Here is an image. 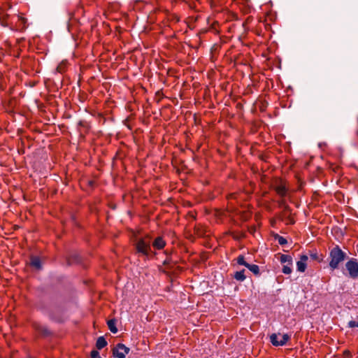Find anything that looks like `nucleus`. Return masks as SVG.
Wrapping results in <instances>:
<instances>
[{"label": "nucleus", "instance_id": "obj_2", "mask_svg": "<svg viewBox=\"0 0 358 358\" xmlns=\"http://www.w3.org/2000/svg\"><path fill=\"white\" fill-rule=\"evenodd\" d=\"M347 255L344 252L339 246L336 245L329 252V266L332 270H335L338 268L339 264L342 263L345 258Z\"/></svg>", "mask_w": 358, "mask_h": 358}, {"label": "nucleus", "instance_id": "obj_24", "mask_svg": "<svg viewBox=\"0 0 358 358\" xmlns=\"http://www.w3.org/2000/svg\"><path fill=\"white\" fill-rule=\"evenodd\" d=\"M310 257H311L313 259H314V260H317V261H319V262L320 261V260L319 259V258H318V255H317V253H312V254L310 255Z\"/></svg>", "mask_w": 358, "mask_h": 358}, {"label": "nucleus", "instance_id": "obj_3", "mask_svg": "<svg viewBox=\"0 0 358 358\" xmlns=\"http://www.w3.org/2000/svg\"><path fill=\"white\" fill-rule=\"evenodd\" d=\"M345 268L350 278L355 279L358 277V262L356 259L352 258L347 262Z\"/></svg>", "mask_w": 358, "mask_h": 358}, {"label": "nucleus", "instance_id": "obj_6", "mask_svg": "<svg viewBox=\"0 0 358 358\" xmlns=\"http://www.w3.org/2000/svg\"><path fill=\"white\" fill-rule=\"evenodd\" d=\"M273 189L281 199L285 198L287 194V188L286 187L285 184L279 181L273 185Z\"/></svg>", "mask_w": 358, "mask_h": 358}, {"label": "nucleus", "instance_id": "obj_16", "mask_svg": "<svg viewBox=\"0 0 358 358\" xmlns=\"http://www.w3.org/2000/svg\"><path fill=\"white\" fill-rule=\"evenodd\" d=\"M246 267L254 274L257 275L259 273V268L256 264H247Z\"/></svg>", "mask_w": 358, "mask_h": 358}, {"label": "nucleus", "instance_id": "obj_19", "mask_svg": "<svg viewBox=\"0 0 358 358\" xmlns=\"http://www.w3.org/2000/svg\"><path fill=\"white\" fill-rule=\"evenodd\" d=\"M292 264H285L282 267V273L285 274H290L292 271L291 268Z\"/></svg>", "mask_w": 358, "mask_h": 358}, {"label": "nucleus", "instance_id": "obj_12", "mask_svg": "<svg viewBox=\"0 0 358 358\" xmlns=\"http://www.w3.org/2000/svg\"><path fill=\"white\" fill-rule=\"evenodd\" d=\"M234 278L238 281H240V282L244 281L246 278L245 275V270L243 269L240 271H236L234 275Z\"/></svg>", "mask_w": 358, "mask_h": 358}, {"label": "nucleus", "instance_id": "obj_14", "mask_svg": "<svg viewBox=\"0 0 358 358\" xmlns=\"http://www.w3.org/2000/svg\"><path fill=\"white\" fill-rule=\"evenodd\" d=\"M278 205L280 208H283L285 213L290 212V208L289 206L286 203V201L284 198L281 199L278 201Z\"/></svg>", "mask_w": 358, "mask_h": 358}, {"label": "nucleus", "instance_id": "obj_13", "mask_svg": "<svg viewBox=\"0 0 358 358\" xmlns=\"http://www.w3.org/2000/svg\"><path fill=\"white\" fill-rule=\"evenodd\" d=\"M280 261L282 264H292V258L290 255H281L280 257Z\"/></svg>", "mask_w": 358, "mask_h": 358}, {"label": "nucleus", "instance_id": "obj_7", "mask_svg": "<svg viewBox=\"0 0 358 358\" xmlns=\"http://www.w3.org/2000/svg\"><path fill=\"white\" fill-rule=\"evenodd\" d=\"M308 257L306 255H301L300 259L296 262L297 271L304 272L307 266V261Z\"/></svg>", "mask_w": 358, "mask_h": 358}, {"label": "nucleus", "instance_id": "obj_22", "mask_svg": "<svg viewBox=\"0 0 358 358\" xmlns=\"http://www.w3.org/2000/svg\"><path fill=\"white\" fill-rule=\"evenodd\" d=\"M348 327L350 328L358 327V321H350L348 322Z\"/></svg>", "mask_w": 358, "mask_h": 358}, {"label": "nucleus", "instance_id": "obj_1", "mask_svg": "<svg viewBox=\"0 0 358 358\" xmlns=\"http://www.w3.org/2000/svg\"><path fill=\"white\" fill-rule=\"evenodd\" d=\"M151 243L152 238L150 236H145L137 239L134 245L136 252L149 257L152 254Z\"/></svg>", "mask_w": 358, "mask_h": 358}, {"label": "nucleus", "instance_id": "obj_18", "mask_svg": "<svg viewBox=\"0 0 358 358\" xmlns=\"http://www.w3.org/2000/svg\"><path fill=\"white\" fill-rule=\"evenodd\" d=\"M237 263L239 264V265H243V266H245L246 267V265L247 264H249L248 263H247L245 261V257L243 255H239L238 257H237Z\"/></svg>", "mask_w": 358, "mask_h": 358}, {"label": "nucleus", "instance_id": "obj_15", "mask_svg": "<svg viewBox=\"0 0 358 358\" xmlns=\"http://www.w3.org/2000/svg\"><path fill=\"white\" fill-rule=\"evenodd\" d=\"M14 17H16L17 20V22H20L19 27L20 29H23L25 27V24L27 22L26 18H24V17L20 16L19 15H16L14 17H13V18H14Z\"/></svg>", "mask_w": 358, "mask_h": 358}, {"label": "nucleus", "instance_id": "obj_9", "mask_svg": "<svg viewBox=\"0 0 358 358\" xmlns=\"http://www.w3.org/2000/svg\"><path fill=\"white\" fill-rule=\"evenodd\" d=\"M30 264L33 267H34L37 269L41 268V259L38 257H36V256L31 257Z\"/></svg>", "mask_w": 358, "mask_h": 358}, {"label": "nucleus", "instance_id": "obj_25", "mask_svg": "<svg viewBox=\"0 0 358 358\" xmlns=\"http://www.w3.org/2000/svg\"><path fill=\"white\" fill-rule=\"evenodd\" d=\"M164 264H167V261H166V260H165Z\"/></svg>", "mask_w": 358, "mask_h": 358}, {"label": "nucleus", "instance_id": "obj_21", "mask_svg": "<svg viewBox=\"0 0 358 358\" xmlns=\"http://www.w3.org/2000/svg\"><path fill=\"white\" fill-rule=\"evenodd\" d=\"M37 329L45 336L48 335L50 334V331L45 327H37Z\"/></svg>", "mask_w": 358, "mask_h": 358}, {"label": "nucleus", "instance_id": "obj_5", "mask_svg": "<svg viewBox=\"0 0 358 358\" xmlns=\"http://www.w3.org/2000/svg\"><path fill=\"white\" fill-rule=\"evenodd\" d=\"M130 349L122 343H118L113 349V355L117 358H125Z\"/></svg>", "mask_w": 358, "mask_h": 358}, {"label": "nucleus", "instance_id": "obj_17", "mask_svg": "<svg viewBox=\"0 0 358 358\" xmlns=\"http://www.w3.org/2000/svg\"><path fill=\"white\" fill-rule=\"evenodd\" d=\"M67 63L66 62H62L57 67V71L62 73L65 72L66 69Z\"/></svg>", "mask_w": 358, "mask_h": 358}, {"label": "nucleus", "instance_id": "obj_8", "mask_svg": "<svg viewBox=\"0 0 358 358\" xmlns=\"http://www.w3.org/2000/svg\"><path fill=\"white\" fill-rule=\"evenodd\" d=\"M152 248L156 250H162L166 245V241L162 236H157L155 240L151 243Z\"/></svg>", "mask_w": 358, "mask_h": 358}, {"label": "nucleus", "instance_id": "obj_11", "mask_svg": "<svg viewBox=\"0 0 358 358\" xmlns=\"http://www.w3.org/2000/svg\"><path fill=\"white\" fill-rule=\"evenodd\" d=\"M107 324L108 329L112 333L115 334L117 332V329L116 327V320L115 319L109 320L107 322Z\"/></svg>", "mask_w": 358, "mask_h": 358}, {"label": "nucleus", "instance_id": "obj_4", "mask_svg": "<svg viewBox=\"0 0 358 358\" xmlns=\"http://www.w3.org/2000/svg\"><path fill=\"white\" fill-rule=\"evenodd\" d=\"M280 336V334H272L270 336V342L274 346H283L290 339V336L287 334H285L282 336V339H278V336Z\"/></svg>", "mask_w": 358, "mask_h": 358}, {"label": "nucleus", "instance_id": "obj_10", "mask_svg": "<svg viewBox=\"0 0 358 358\" xmlns=\"http://www.w3.org/2000/svg\"><path fill=\"white\" fill-rule=\"evenodd\" d=\"M107 345V341L103 336H100L97 338L96 342V347L98 350H101Z\"/></svg>", "mask_w": 358, "mask_h": 358}, {"label": "nucleus", "instance_id": "obj_23", "mask_svg": "<svg viewBox=\"0 0 358 358\" xmlns=\"http://www.w3.org/2000/svg\"><path fill=\"white\" fill-rule=\"evenodd\" d=\"M91 358H101L99 355V352L96 350H92L91 352Z\"/></svg>", "mask_w": 358, "mask_h": 358}, {"label": "nucleus", "instance_id": "obj_20", "mask_svg": "<svg viewBox=\"0 0 358 358\" xmlns=\"http://www.w3.org/2000/svg\"><path fill=\"white\" fill-rule=\"evenodd\" d=\"M275 239L278 241V243L280 245H285L287 243V239L285 238H284L282 236H278V235L277 236Z\"/></svg>", "mask_w": 358, "mask_h": 358}]
</instances>
